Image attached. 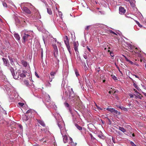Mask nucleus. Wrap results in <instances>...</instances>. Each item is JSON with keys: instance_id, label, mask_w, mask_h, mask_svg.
Wrapping results in <instances>:
<instances>
[{"instance_id": "obj_1", "label": "nucleus", "mask_w": 146, "mask_h": 146, "mask_svg": "<svg viewBox=\"0 0 146 146\" xmlns=\"http://www.w3.org/2000/svg\"><path fill=\"white\" fill-rule=\"evenodd\" d=\"M66 40H64V42L66 46V48L68 50L70 55L72 54V53L71 52V48L69 45V40L67 36H65Z\"/></svg>"}, {"instance_id": "obj_2", "label": "nucleus", "mask_w": 146, "mask_h": 146, "mask_svg": "<svg viewBox=\"0 0 146 146\" xmlns=\"http://www.w3.org/2000/svg\"><path fill=\"white\" fill-rule=\"evenodd\" d=\"M75 95L73 89L72 88L70 89V90L69 91L68 98L72 101H73L74 100Z\"/></svg>"}, {"instance_id": "obj_3", "label": "nucleus", "mask_w": 146, "mask_h": 146, "mask_svg": "<svg viewBox=\"0 0 146 146\" xmlns=\"http://www.w3.org/2000/svg\"><path fill=\"white\" fill-rule=\"evenodd\" d=\"M24 35L23 37V43H25L26 42V41L28 39H31L30 38L31 37L30 36L29 34H27L26 33H24Z\"/></svg>"}, {"instance_id": "obj_4", "label": "nucleus", "mask_w": 146, "mask_h": 146, "mask_svg": "<svg viewBox=\"0 0 146 146\" xmlns=\"http://www.w3.org/2000/svg\"><path fill=\"white\" fill-rule=\"evenodd\" d=\"M129 46L130 47V49H133L132 52H134L135 53H138L140 52L139 50L137 48H135L134 46L131 45V44H129Z\"/></svg>"}, {"instance_id": "obj_5", "label": "nucleus", "mask_w": 146, "mask_h": 146, "mask_svg": "<svg viewBox=\"0 0 146 146\" xmlns=\"http://www.w3.org/2000/svg\"><path fill=\"white\" fill-rule=\"evenodd\" d=\"M18 74H19V76L22 78H24L26 77V75L25 73L26 72V71L25 70H17Z\"/></svg>"}, {"instance_id": "obj_6", "label": "nucleus", "mask_w": 146, "mask_h": 146, "mask_svg": "<svg viewBox=\"0 0 146 146\" xmlns=\"http://www.w3.org/2000/svg\"><path fill=\"white\" fill-rule=\"evenodd\" d=\"M126 12V10L124 8L121 6L119 7V13L121 15L124 14Z\"/></svg>"}, {"instance_id": "obj_7", "label": "nucleus", "mask_w": 146, "mask_h": 146, "mask_svg": "<svg viewBox=\"0 0 146 146\" xmlns=\"http://www.w3.org/2000/svg\"><path fill=\"white\" fill-rule=\"evenodd\" d=\"M22 10L25 13L27 14H31V12L30 10L26 7H23Z\"/></svg>"}, {"instance_id": "obj_8", "label": "nucleus", "mask_w": 146, "mask_h": 146, "mask_svg": "<svg viewBox=\"0 0 146 146\" xmlns=\"http://www.w3.org/2000/svg\"><path fill=\"white\" fill-rule=\"evenodd\" d=\"M2 60L4 62V64L5 66H9V60L7 59L3 58Z\"/></svg>"}, {"instance_id": "obj_9", "label": "nucleus", "mask_w": 146, "mask_h": 146, "mask_svg": "<svg viewBox=\"0 0 146 146\" xmlns=\"http://www.w3.org/2000/svg\"><path fill=\"white\" fill-rule=\"evenodd\" d=\"M37 122L40 125H41L43 127H45L46 126V125L44 122L41 120L37 119Z\"/></svg>"}, {"instance_id": "obj_10", "label": "nucleus", "mask_w": 146, "mask_h": 146, "mask_svg": "<svg viewBox=\"0 0 146 146\" xmlns=\"http://www.w3.org/2000/svg\"><path fill=\"white\" fill-rule=\"evenodd\" d=\"M13 78L15 79H17L19 78V74H18V71L16 72V74L15 73L14 74L12 75Z\"/></svg>"}, {"instance_id": "obj_11", "label": "nucleus", "mask_w": 146, "mask_h": 146, "mask_svg": "<svg viewBox=\"0 0 146 146\" xmlns=\"http://www.w3.org/2000/svg\"><path fill=\"white\" fill-rule=\"evenodd\" d=\"M63 141L64 143H67L68 142V139L67 136L66 135H65L64 136H63Z\"/></svg>"}, {"instance_id": "obj_12", "label": "nucleus", "mask_w": 146, "mask_h": 146, "mask_svg": "<svg viewBox=\"0 0 146 146\" xmlns=\"http://www.w3.org/2000/svg\"><path fill=\"white\" fill-rule=\"evenodd\" d=\"M22 64L25 67H26L27 66V62L25 61L22 60L21 61Z\"/></svg>"}, {"instance_id": "obj_13", "label": "nucleus", "mask_w": 146, "mask_h": 146, "mask_svg": "<svg viewBox=\"0 0 146 146\" xmlns=\"http://www.w3.org/2000/svg\"><path fill=\"white\" fill-rule=\"evenodd\" d=\"M118 129L119 130L123 133L125 132L126 131V130L123 127L119 126Z\"/></svg>"}, {"instance_id": "obj_14", "label": "nucleus", "mask_w": 146, "mask_h": 146, "mask_svg": "<svg viewBox=\"0 0 146 146\" xmlns=\"http://www.w3.org/2000/svg\"><path fill=\"white\" fill-rule=\"evenodd\" d=\"M73 45L74 46V49L75 51H77L78 50V48L77 47V45L76 42H74L73 43Z\"/></svg>"}, {"instance_id": "obj_15", "label": "nucleus", "mask_w": 146, "mask_h": 146, "mask_svg": "<svg viewBox=\"0 0 146 146\" xmlns=\"http://www.w3.org/2000/svg\"><path fill=\"white\" fill-rule=\"evenodd\" d=\"M14 36L17 40H20V37L19 35L18 34H14Z\"/></svg>"}, {"instance_id": "obj_16", "label": "nucleus", "mask_w": 146, "mask_h": 146, "mask_svg": "<svg viewBox=\"0 0 146 146\" xmlns=\"http://www.w3.org/2000/svg\"><path fill=\"white\" fill-rule=\"evenodd\" d=\"M47 13L50 15L52 14V11L50 8H47Z\"/></svg>"}, {"instance_id": "obj_17", "label": "nucleus", "mask_w": 146, "mask_h": 146, "mask_svg": "<svg viewBox=\"0 0 146 146\" xmlns=\"http://www.w3.org/2000/svg\"><path fill=\"white\" fill-rule=\"evenodd\" d=\"M10 70L11 73L12 75L14 74V73H15L14 70V68L13 67H11L10 68Z\"/></svg>"}, {"instance_id": "obj_18", "label": "nucleus", "mask_w": 146, "mask_h": 146, "mask_svg": "<svg viewBox=\"0 0 146 146\" xmlns=\"http://www.w3.org/2000/svg\"><path fill=\"white\" fill-rule=\"evenodd\" d=\"M75 126L79 130H82V128L81 127L79 126L77 124H75Z\"/></svg>"}, {"instance_id": "obj_19", "label": "nucleus", "mask_w": 146, "mask_h": 146, "mask_svg": "<svg viewBox=\"0 0 146 146\" xmlns=\"http://www.w3.org/2000/svg\"><path fill=\"white\" fill-rule=\"evenodd\" d=\"M113 113H114L115 114H118V115H119L120 114V112L118 111L117 110H115V109H113Z\"/></svg>"}, {"instance_id": "obj_20", "label": "nucleus", "mask_w": 146, "mask_h": 146, "mask_svg": "<svg viewBox=\"0 0 146 146\" xmlns=\"http://www.w3.org/2000/svg\"><path fill=\"white\" fill-rule=\"evenodd\" d=\"M56 72L57 70L55 71H52L50 73V74L51 76H54L56 74Z\"/></svg>"}, {"instance_id": "obj_21", "label": "nucleus", "mask_w": 146, "mask_h": 146, "mask_svg": "<svg viewBox=\"0 0 146 146\" xmlns=\"http://www.w3.org/2000/svg\"><path fill=\"white\" fill-rule=\"evenodd\" d=\"M111 76L112 77L113 79L114 80L116 81L117 80V78L116 77V76L113 75H111Z\"/></svg>"}, {"instance_id": "obj_22", "label": "nucleus", "mask_w": 146, "mask_h": 146, "mask_svg": "<svg viewBox=\"0 0 146 146\" xmlns=\"http://www.w3.org/2000/svg\"><path fill=\"white\" fill-rule=\"evenodd\" d=\"M114 109L113 108H107L106 110L110 112H111L112 113H113V111Z\"/></svg>"}, {"instance_id": "obj_23", "label": "nucleus", "mask_w": 146, "mask_h": 146, "mask_svg": "<svg viewBox=\"0 0 146 146\" xmlns=\"http://www.w3.org/2000/svg\"><path fill=\"white\" fill-rule=\"evenodd\" d=\"M134 21L135 22L136 24L138 25V26L139 27H140L141 28L143 26L142 25H141L138 21L135 20H134Z\"/></svg>"}, {"instance_id": "obj_24", "label": "nucleus", "mask_w": 146, "mask_h": 146, "mask_svg": "<svg viewBox=\"0 0 146 146\" xmlns=\"http://www.w3.org/2000/svg\"><path fill=\"white\" fill-rule=\"evenodd\" d=\"M24 84H25L27 86H28L29 85V82L28 81L25 80L24 81Z\"/></svg>"}, {"instance_id": "obj_25", "label": "nucleus", "mask_w": 146, "mask_h": 146, "mask_svg": "<svg viewBox=\"0 0 146 146\" xmlns=\"http://www.w3.org/2000/svg\"><path fill=\"white\" fill-rule=\"evenodd\" d=\"M33 110L32 109H29L26 112V113H32V112H33Z\"/></svg>"}, {"instance_id": "obj_26", "label": "nucleus", "mask_w": 146, "mask_h": 146, "mask_svg": "<svg viewBox=\"0 0 146 146\" xmlns=\"http://www.w3.org/2000/svg\"><path fill=\"white\" fill-rule=\"evenodd\" d=\"M98 137H99L100 138L102 139H104L105 138L102 135H98Z\"/></svg>"}, {"instance_id": "obj_27", "label": "nucleus", "mask_w": 146, "mask_h": 146, "mask_svg": "<svg viewBox=\"0 0 146 146\" xmlns=\"http://www.w3.org/2000/svg\"><path fill=\"white\" fill-rule=\"evenodd\" d=\"M108 52H110V54L111 57H113L114 56V54L113 53L111 52L110 50H109Z\"/></svg>"}, {"instance_id": "obj_28", "label": "nucleus", "mask_w": 146, "mask_h": 146, "mask_svg": "<svg viewBox=\"0 0 146 146\" xmlns=\"http://www.w3.org/2000/svg\"><path fill=\"white\" fill-rule=\"evenodd\" d=\"M8 58H9L11 63L12 62H13V58H11L9 56H8Z\"/></svg>"}, {"instance_id": "obj_29", "label": "nucleus", "mask_w": 146, "mask_h": 146, "mask_svg": "<svg viewBox=\"0 0 146 146\" xmlns=\"http://www.w3.org/2000/svg\"><path fill=\"white\" fill-rule=\"evenodd\" d=\"M75 74L77 77H78V76H79V74L77 70H75Z\"/></svg>"}, {"instance_id": "obj_30", "label": "nucleus", "mask_w": 146, "mask_h": 146, "mask_svg": "<svg viewBox=\"0 0 146 146\" xmlns=\"http://www.w3.org/2000/svg\"><path fill=\"white\" fill-rule=\"evenodd\" d=\"M130 144L132 146H137L136 145H135L134 143L132 141H131L130 142Z\"/></svg>"}, {"instance_id": "obj_31", "label": "nucleus", "mask_w": 146, "mask_h": 146, "mask_svg": "<svg viewBox=\"0 0 146 146\" xmlns=\"http://www.w3.org/2000/svg\"><path fill=\"white\" fill-rule=\"evenodd\" d=\"M19 105L21 107H22L24 105V104L21 102H19L18 103Z\"/></svg>"}, {"instance_id": "obj_32", "label": "nucleus", "mask_w": 146, "mask_h": 146, "mask_svg": "<svg viewBox=\"0 0 146 146\" xmlns=\"http://www.w3.org/2000/svg\"><path fill=\"white\" fill-rule=\"evenodd\" d=\"M122 110H123L127 111L128 110L127 108H125V107H122Z\"/></svg>"}, {"instance_id": "obj_33", "label": "nucleus", "mask_w": 146, "mask_h": 146, "mask_svg": "<svg viewBox=\"0 0 146 146\" xmlns=\"http://www.w3.org/2000/svg\"><path fill=\"white\" fill-rule=\"evenodd\" d=\"M3 6L5 7H7V5L6 3L5 2H3Z\"/></svg>"}, {"instance_id": "obj_34", "label": "nucleus", "mask_w": 146, "mask_h": 146, "mask_svg": "<svg viewBox=\"0 0 146 146\" xmlns=\"http://www.w3.org/2000/svg\"><path fill=\"white\" fill-rule=\"evenodd\" d=\"M129 95L130 98H133V97L134 95L133 94H129Z\"/></svg>"}, {"instance_id": "obj_35", "label": "nucleus", "mask_w": 146, "mask_h": 146, "mask_svg": "<svg viewBox=\"0 0 146 146\" xmlns=\"http://www.w3.org/2000/svg\"><path fill=\"white\" fill-rule=\"evenodd\" d=\"M139 95H138L137 96H136V97H137L138 98H139L140 99H141L143 97V96L142 95L141 96H139Z\"/></svg>"}, {"instance_id": "obj_36", "label": "nucleus", "mask_w": 146, "mask_h": 146, "mask_svg": "<svg viewBox=\"0 0 146 146\" xmlns=\"http://www.w3.org/2000/svg\"><path fill=\"white\" fill-rule=\"evenodd\" d=\"M54 53H55V52L56 53H58V50L57 48L54 49Z\"/></svg>"}, {"instance_id": "obj_37", "label": "nucleus", "mask_w": 146, "mask_h": 146, "mask_svg": "<svg viewBox=\"0 0 146 146\" xmlns=\"http://www.w3.org/2000/svg\"><path fill=\"white\" fill-rule=\"evenodd\" d=\"M64 105L66 107H69V104L68 103H64Z\"/></svg>"}, {"instance_id": "obj_38", "label": "nucleus", "mask_w": 146, "mask_h": 146, "mask_svg": "<svg viewBox=\"0 0 146 146\" xmlns=\"http://www.w3.org/2000/svg\"><path fill=\"white\" fill-rule=\"evenodd\" d=\"M110 33L112 34L113 35H117V34L116 33H115L113 31H110Z\"/></svg>"}, {"instance_id": "obj_39", "label": "nucleus", "mask_w": 146, "mask_h": 146, "mask_svg": "<svg viewBox=\"0 0 146 146\" xmlns=\"http://www.w3.org/2000/svg\"><path fill=\"white\" fill-rule=\"evenodd\" d=\"M90 27V26H87L85 28L86 30V31H88L89 29V28Z\"/></svg>"}, {"instance_id": "obj_40", "label": "nucleus", "mask_w": 146, "mask_h": 146, "mask_svg": "<svg viewBox=\"0 0 146 146\" xmlns=\"http://www.w3.org/2000/svg\"><path fill=\"white\" fill-rule=\"evenodd\" d=\"M133 86H134V87L135 88H136V89H138V87H137V85L135 84V83H134L133 84Z\"/></svg>"}, {"instance_id": "obj_41", "label": "nucleus", "mask_w": 146, "mask_h": 146, "mask_svg": "<svg viewBox=\"0 0 146 146\" xmlns=\"http://www.w3.org/2000/svg\"><path fill=\"white\" fill-rule=\"evenodd\" d=\"M133 90L136 93L139 94V95H141V94L139 93L135 89H134Z\"/></svg>"}, {"instance_id": "obj_42", "label": "nucleus", "mask_w": 146, "mask_h": 146, "mask_svg": "<svg viewBox=\"0 0 146 146\" xmlns=\"http://www.w3.org/2000/svg\"><path fill=\"white\" fill-rule=\"evenodd\" d=\"M96 105L97 108L98 110H102V109L101 108L99 107L97 105Z\"/></svg>"}, {"instance_id": "obj_43", "label": "nucleus", "mask_w": 146, "mask_h": 146, "mask_svg": "<svg viewBox=\"0 0 146 146\" xmlns=\"http://www.w3.org/2000/svg\"><path fill=\"white\" fill-rule=\"evenodd\" d=\"M35 76H36L38 78H39V76L38 75V74H37L36 72H35Z\"/></svg>"}, {"instance_id": "obj_44", "label": "nucleus", "mask_w": 146, "mask_h": 146, "mask_svg": "<svg viewBox=\"0 0 146 146\" xmlns=\"http://www.w3.org/2000/svg\"><path fill=\"white\" fill-rule=\"evenodd\" d=\"M53 47L54 49L57 48V46L56 44H53Z\"/></svg>"}, {"instance_id": "obj_45", "label": "nucleus", "mask_w": 146, "mask_h": 146, "mask_svg": "<svg viewBox=\"0 0 146 146\" xmlns=\"http://www.w3.org/2000/svg\"><path fill=\"white\" fill-rule=\"evenodd\" d=\"M123 56L127 61L128 62V61H129V60L125 56L123 55Z\"/></svg>"}, {"instance_id": "obj_46", "label": "nucleus", "mask_w": 146, "mask_h": 146, "mask_svg": "<svg viewBox=\"0 0 146 146\" xmlns=\"http://www.w3.org/2000/svg\"><path fill=\"white\" fill-rule=\"evenodd\" d=\"M123 56L127 61L128 62V61H129V60L125 56L123 55Z\"/></svg>"}, {"instance_id": "obj_47", "label": "nucleus", "mask_w": 146, "mask_h": 146, "mask_svg": "<svg viewBox=\"0 0 146 146\" xmlns=\"http://www.w3.org/2000/svg\"><path fill=\"white\" fill-rule=\"evenodd\" d=\"M83 56H84V58L85 59H87V56H86V54L84 55Z\"/></svg>"}, {"instance_id": "obj_48", "label": "nucleus", "mask_w": 146, "mask_h": 146, "mask_svg": "<svg viewBox=\"0 0 146 146\" xmlns=\"http://www.w3.org/2000/svg\"><path fill=\"white\" fill-rule=\"evenodd\" d=\"M128 62H129V63H130L131 64L133 65V62L132 61L129 60V61H128Z\"/></svg>"}, {"instance_id": "obj_49", "label": "nucleus", "mask_w": 146, "mask_h": 146, "mask_svg": "<svg viewBox=\"0 0 146 146\" xmlns=\"http://www.w3.org/2000/svg\"><path fill=\"white\" fill-rule=\"evenodd\" d=\"M86 47L87 48V49H88V50L89 51V52L91 51L90 49V48L88 47V46H87Z\"/></svg>"}, {"instance_id": "obj_50", "label": "nucleus", "mask_w": 146, "mask_h": 146, "mask_svg": "<svg viewBox=\"0 0 146 146\" xmlns=\"http://www.w3.org/2000/svg\"><path fill=\"white\" fill-rule=\"evenodd\" d=\"M43 52L42 49V50L41 52V56L42 58L43 57Z\"/></svg>"}, {"instance_id": "obj_51", "label": "nucleus", "mask_w": 146, "mask_h": 146, "mask_svg": "<svg viewBox=\"0 0 146 146\" xmlns=\"http://www.w3.org/2000/svg\"><path fill=\"white\" fill-rule=\"evenodd\" d=\"M33 145L34 146H40L38 144L36 143L35 144Z\"/></svg>"}, {"instance_id": "obj_52", "label": "nucleus", "mask_w": 146, "mask_h": 146, "mask_svg": "<svg viewBox=\"0 0 146 146\" xmlns=\"http://www.w3.org/2000/svg\"><path fill=\"white\" fill-rule=\"evenodd\" d=\"M142 93L146 97V93L143 92H142Z\"/></svg>"}, {"instance_id": "obj_53", "label": "nucleus", "mask_w": 146, "mask_h": 146, "mask_svg": "<svg viewBox=\"0 0 146 146\" xmlns=\"http://www.w3.org/2000/svg\"><path fill=\"white\" fill-rule=\"evenodd\" d=\"M134 76H135L136 78H139V77L138 76H137L136 75H134Z\"/></svg>"}, {"instance_id": "obj_54", "label": "nucleus", "mask_w": 146, "mask_h": 146, "mask_svg": "<svg viewBox=\"0 0 146 146\" xmlns=\"http://www.w3.org/2000/svg\"><path fill=\"white\" fill-rule=\"evenodd\" d=\"M19 127H20V128H22L23 127L21 125H19Z\"/></svg>"}, {"instance_id": "obj_55", "label": "nucleus", "mask_w": 146, "mask_h": 146, "mask_svg": "<svg viewBox=\"0 0 146 146\" xmlns=\"http://www.w3.org/2000/svg\"><path fill=\"white\" fill-rule=\"evenodd\" d=\"M117 68L119 70V67L117 66V65H116Z\"/></svg>"}, {"instance_id": "obj_56", "label": "nucleus", "mask_w": 146, "mask_h": 146, "mask_svg": "<svg viewBox=\"0 0 146 146\" xmlns=\"http://www.w3.org/2000/svg\"><path fill=\"white\" fill-rule=\"evenodd\" d=\"M58 125L59 127H60V128H61V126H59V124H58Z\"/></svg>"}, {"instance_id": "obj_57", "label": "nucleus", "mask_w": 146, "mask_h": 146, "mask_svg": "<svg viewBox=\"0 0 146 146\" xmlns=\"http://www.w3.org/2000/svg\"><path fill=\"white\" fill-rule=\"evenodd\" d=\"M111 92V91H109V94H111V92Z\"/></svg>"}, {"instance_id": "obj_58", "label": "nucleus", "mask_w": 146, "mask_h": 146, "mask_svg": "<svg viewBox=\"0 0 146 146\" xmlns=\"http://www.w3.org/2000/svg\"><path fill=\"white\" fill-rule=\"evenodd\" d=\"M132 136H133V137H134L135 136V134L134 133H133L132 134Z\"/></svg>"}, {"instance_id": "obj_59", "label": "nucleus", "mask_w": 146, "mask_h": 146, "mask_svg": "<svg viewBox=\"0 0 146 146\" xmlns=\"http://www.w3.org/2000/svg\"><path fill=\"white\" fill-rule=\"evenodd\" d=\"M23 21H24V23L25 24V23H26V22H25V20H23Z\"/></svg>"}, {"instance_id": "obj_60", "label": "nucleus", "mask_w": 146, "mask_h": 146, "mask_svg": "<svg viewBox=\"0 0 146 146\" xmlns=\"http://www.w3.org/2000/svg\"><path fill=\"white\" fill-rule=\"evenodd\" d=\"M47 96L49 97V98H50V96L48 94L47 95Z\"/></svg>"}, {"instance_id": "obj_61", "label": "nucleus", "mask_w": 146, "mask_h": 146, "mask_svg": "<svg viewBox=\"0 0 146 146\" xmlns=\"http://www.w3.org/2000/svg\"><path fill=\"white\" fill-rule=\"evenodd\" d=\"M70 139L71 141H72V138H70Z\"/></svg>"}, {"instance_id": "obj_62", "label": "nucleus", "mask_w": 146, "mask_h": 146, "mask_svg": "<svg viewBox=\"0 0 146 146\" xmlns=\"http://www.w3.org/2000/svg\"><path fill=\"white\" fill-rule=\"evenodd\" d=\"M54 39L55 40V41H56V38H54Z\"/></svg>"}, {"instance_id": "obj_63", "label": "nucleus", "mask_w": 146, "mask_h": 146, "mask_svg": "<svg viewBox=\"0 0 146 146\" xmlns=\"http://www.w3.org/2000/svg\"><path fill=\"white\" fill-rule=\"evenodd\" d=\"M84 65H85V67H86V64H85H85H84Z\"/></svg>"}, {"instance_id": "obj_64", "label": "nucleus", "mask_w": 146, "mask_h": 146, "mask_svg": "<svg viewBox=\"0 0 146 146\" xmlns=\"http://www.w3.org/2000/svg\"><path fill=\"white\" fill-rule=\"evenodd\" d=\"M2 71L1 70H0V72H2Z\"/></svg>"}]
</instances>
